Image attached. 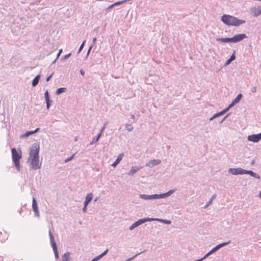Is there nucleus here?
<instances>
[{
	"label": "nucleus",
	"instance_id": "30",
	"mask_svg": "<svg viewBox=\"0 0 261 261\" xmlns=\"http://www.w3.org/2000/svg\"><path fill=\"white\" fill-rule=\"evenodd\" d=\"M230 243V241L227 242H224L221 244H219L217 245L216 246L217 247L218 249H219L222 247H224L228 244H229Z\"/></svg>",
	"mask_w": 261,
	"mask_h": 261
},
{
	"label": "nucleus",
	"instance_id": "4",
	"mask_svg": "<svg viewBox=\"0 0 261 261\" xmlns=\"http://www.w3.org/2000/svg\"><path fill=\"white\" fill-rule=\"evenodd\" d=\"M28 161L31 162L32 169L37 170L41 168V163L39 162V158L28 159Z\"/></svg>",
	"mask_w": 261,
	"mask_h": 261
},
{
	"label": "nucleus",
	"instance_id": "27",
	"mask_svg": "<svg viewBox=\"0 0 261 261\" xmlns=\"http://www.w3.org/2000/svg\"><path fill=\"white\" fill-rule=\"evenodd\" d=\"M66 88H60L57 89L56 91V94L59 95L63 92H65L66 91Z\"/></svg>",
	"mask_w": 261,
	"mask_h": 261
},
{
	"label": "nucleus",
	"instance_id": "6",
	"mask_svg": "<svg viewBox=\"0 0 261 261\" xmlns=\"http://www.w3.org/2000/svg\"><path fill=\"white\" fill-rule=\"evenodd\" d=\"M146 222H148L147 221V218H142V219H140L139 220H138V221H137L136 222H135V223H134L129 228V229L130 230H132L133 229H134L135 228L137 227V226L142 224L143 223H144Z\"/></svg>",
	"mask_w": 261,
	"mask_h": 261
},
{
	"label": "nucleus",
	"instance_id": "55",
	"mask_svg": "<svg viewBox=\"0 0 261 261\" xmlns=\"http://www.w3.org/2000/svg\"><path fill=\"white\" fill-rule=\"evenodd\" d=\"M80 73H81V74L83 76H84V74H85V71H84V70L83 69H81V70H80Z\"/></svg>",
	"mask_w": 261,
	"mask_h": 261
},
{
	"label": "nucleus",
	"instance_id": "45",
	"mask_svg": "<svg viewBox=\"0 0 261 261\" xmlns=\"http://www.w3.org/2000/svg\"><path fill=\"white\" fill-rule=\"evenodd\" d=\"M230 114V113L227 114L220 121V123L221 124L227 118V117L229 116V115Z\"/></svg>",
	"mask_w": 261,
	"mask_h": 261
},
{
	"label": "nucleus",
	"instance_id": "25",
	"mask_svg": "<svg viewBox=\"0 0 261 261\" xmlns=\"http://www.w3.org/2000/svg\"><path fill=\"white\" fill-rule=\"evenodd\" d=\"M216 197V194H214L212 197L209 199L208 201L206 203V204L204 206V208L208 206L213 202L214 199H215Z\"/></svg>",
	"mask_w": 261,
	"mask_h": 261
},
{
	"label": "nucleus",
	"instance_id": "8",
	"mask_svg": "<svg viewBox=\"0 0 261 261\" xmlns=\"http://www.w3.org/2000/svg\"><path fill=\"white\" fill-rule=\"evenodd\" d=\"M139 197L141 199L149 200L152 199H159L158 194H154L153 195L140 194Z\"/></svg>",
	"mask_w": 261,
	"mask_h": 261
},
{
	"label": "nucleus",
	"instance_id": "31",
	"mask_svg": "<svg viewBox=\"0 0 261 261\" xmlns=\"http://www.w3.org/2000/svg\"><path fill=\"white\" fill-rule=\"evenodd\" d=\"M145 251H143L142 252H140L136 254H135L134 256L130 257V258H127V259H126L125 261H132L133 260L134 258H135L138 255L141 254L142 253L144 252Z\"/></svg>",
	"mask_w": 261,
	"mask_h": 261
},
{
	"label": "nucleus",
	"instance_id": "49",
	"mask_svg": "<svg viewBox=\"0 0 261 261\" xmlns=\"http://www.w3.org/2000/svg\"><path fill=\"white\" fill-rule=\"evenodd\" d=\"M251 91L252 92V93H255L256 92V87H253L251 88Z\"/></svg>",
	"mask_w": 261,
	"mask_h": 261
},
{
	"label": "nucleus",
	"instance_id": "50",
	"mask_svg": "<svg viewBox=\"0 0 261 261\" xmlns=\"http://www.w3.org/2000/svg\"><path fill=\"white\" fill-rule=\"evenodd\" d=\"M115 6L114 5V4L110 5L107 9V10H109L110 9H112Z\"/></svg>",
	"mask_w": 261,
	"mask_h": 261
},
{
	"label": "nucleus",
	"instance_id": "44",
	"mask_svg": "<svg viewBox=\"0 0 261 261\" xmlns=\"http://www.w3.org/2000/svg\"><path fill=\"white\" fill-rule=\"evenodd\" d=\"M163 223L166 224H170L171 223V221L170 220L164 219Z\"/></svg>",
	"mask_w": 261,
	"mask_h": 261
},
{
	"label": "nucleus",
	"instance_id": "24",
	"mask_svg": "<svg viewBox=\"0 0 261 261\" xmlns=\"http://www.w3.org/2000/svg\"><path fill=\"white\" fill-rule=\"evenodd\" d=\"M147 221L150 222V221H158L163 223L164 219H160V218H147Z\"/></svg>",
	"mask_w": 261,
	"mask_h": 261
},
{
	"label": "nucleus",
	"instance_id": "61",
	"mask_svg": "<svg viewBox=\"0 0 261 261\" xmlns=\"http://www.w3.org/2000/svg\"><path fill=\"white\" fill-rule=\"evenodd\" d=\"M208 256H210L211 254L213 253V252L211 251H210L208 253H207Z\"/></svg>",
	"mask_w": 261,
	"mask_h": 261
},
{
	"label": "nucleus",
	"instance_id": "64",
	"mask_svg": "<svg viewBox=\"0 0 261 261\" xmlns=\"http://www.w3.org/2000/svg\"><path fill=\"white\" fill-rule=\"evenodd\" d=\"M259 197L261 198V191L259 192Z\"/></svg>",
	"mask_w": 261,
	"mask_h": 261
},
{
	"label": "nucleus",
	"instance_id": "33",
	"mask_svg": "<svg viewBox=\"0 0 261 261\" xmlns=\"http://www.w3.org/2000/svg\"><path fill=\"white\" fill-rule=\"evenodd\" d=\"M125 128L129 132L132 131L134 128L133 126L132 125V124H126Z\"/></svg>",
	"mask_w": 261,
	"mask_h": 261
},
{
	"label": "nucleus",
	"instance_id": "40",
	"mask_svg": "<svg viewBox=\"0 0 261 261\" xmlns=\"http://www.w3.org/2000/svg\"><path fill=\"white\" fill-rule=\"evenodd\" d=\"M227 111H228V110L226 108V109H224L223 110H222V111L219 112V113L220 116H222V115H224Z\"/></svg>",
	"mask_w": 261,
	"mask_h": 261
},
{
	"label": "nucleus",
	"instance_id": "26",
	"mask_svg": "<svg viewBox=\"0 0 261 261\" xmlns=\"http://www.w3.org/2000/svg\"><path fill=\"white\" fill-rule=\"evenodd\" d=\"M33 134H34L33 131H28V132H26L25 133H24V134H22L20 136V138H22L28 137L29 136L33 135Z\"/></svg>",
	"mask_w": 261,
	"mask_h": 261
},
{
	"label": "nucleus",
	"instance_id": "63",
	"mask_svg": "<svg viewBox=\"0 0 261 261\" xmlns=\"http://www.w3.org/2000/svg\"><path fill=\"white\" fill-rule=\"evenodd\" d=\"M193 261H202V259H197V260H194Z\"/></svg>",
	"mask_w": 261,
	"mask_h": 261
},
{
	"label": "nucleus",
	"instance_id": "29",
	"mask_svg": "<svg viewBox=\"0 0 261 261\" xmlns=\"http://www.w3.org/2000/svg\"><path fill=\"white\" fill-rule=\"evenodd\" d=\"M242 97V94L240 93L239 94H238L237 96V97L235 98V99L233 100V101L236 104L238 102H239L240 101V100H241Z\"/></svg>",
	"mask_w": 261,
	"mask_h": 261
},
{
	"label": "nucleus",
	"instance_id": "51",
	"mask_svg": "<svg viewBox=\"0 0 261 261\" xmlns=\"http://www.w3.org/2000/svg\"><path fill=\"white\" fill-rule=\"evenodd\" d=\"M87 211V206H84V207L83 208V212L84 213H86Z\"/></svg>",
	"mask_w": 261,
	"mask_h": 261
},
{
	"label": "nucleus",
	"instance_id": "43",
	"mask_svg": "<svg viewBox=\"0 0 261 261\" xmlns=\"http://www.w3.org/2000/svg\"><path fill=\"white\" fill-rule=\"evenodd\" d=\"M236 103L232 101V102L228 106L227 108H226L227 110L228 111L229 109L232 107Z\"/></svg>",
	"mask_w": 261,
	"mask_h": 261
},
{
	"label": "nucleus",
	"instance_id": "57",
	"mask_svg": "<svg viewBox=\"0 0 261 261\" xmlns=\"http://www.w3.org/2000/svg\"><path fill=\"white\" fill-rule=\"evenodd\" d=\"M208 256V255L207 254V253H206L202 258H201L202 260H204V259H205L206 257H207Z\"/></svg>",
	"mask_w": 261,
	"mask_h": 261
},
{
	"label": "nucleus",
	"instance_id": "59",
	"mask_svg": "<svg viewBox=\"0 0 261 261\" xmlns=\"http://www.w3.org/2000/svg\"><path fill=\"white\" fill-rule=\"evenodd\" d=\"M96 41V38L95 37L93 39V45H94V44L95 43Z\"/></svg>",
	"mask_w": 261,
	"mask_h": 261
},
{
	"label": "nucleus",
	"instance_id": "32",
	"mask_svg": "<svg viewBox=\"0 0 261 261\" xmlns=\"http://www.w3.org/2000/svg\"><path fill=\"white\" fill-rule=\"evenodd\" d=\"M53 249L54 250L56 258L58 259L59 256V253H58V251L57 247H56L55 248H53Z\"/></svg>",
	"mask_w": 261,
	"mask_h": 261
},
{
	"label": "nucleus",
	"instance_id": "52",
	"mask_svg": "<svg viewBox=\"0 0 261 261\" xmlns=\"http://www.w3.org/2000/svg\"><path fill=\"white\" fill-rule=\"evenodd\" d=\"M53 76V74H51V75H50L49 76H48V77H47L46 79V81L47 82L49 81L50 79V78L51 77V76Z\"/></svg>",
	"mask_w": 261,
	"mask_h": 261
},
{
	"label": "nucleus",
	"instance_id": "11",
	"mask_svg": "<svg viewBox=\"0 0 261 261\" xmlns=\"http://www.w3.org/2000/svg\"><path fill=\"white\" fill-rule=\"evenodd\" d=\"M32 208L33 211L35 213V215L39 217V212L38 208L37 203L35 197H33L32 200Z\"/></svg>",
	"mask_w": 261,
	"mask_h": 261
},
{
	"label": "nucleus",
	"instance_id": "9",
	"mask_svg": "<svg viewBox=\"0 0 261 261\" xmlns=\"http://www.w3.org/2000/svg\"><path fill=\"white\" fill-rule=\"evenodd\" d=\"M247 36L245 34H240L234 35L232 38V42L237 43L239 42L244 38H246Z\"/></svg>",
	"mask_w": 261,
	"mask_h": 261
},
{
	"label": "nucleus",
	"instance_id": "41",
	"mask_svg": "<svg viewBox=\"0 0 261 261\" xmlns=\"http://www.w3.org/2000/svg\"><path fill=\"white\" fill-rule=\"evenodd\" d=\"M71 55V53H69V54H67V55H65V56L63 57L62 60H66V59H67L69 57H70Z\"/></svg>",
	"mask_w": 261,
	"mask_h": 261
},
{
	"label": "nucleus",
	"instance_id": "58",
	"mask_svg": "<svg viewBox=\"0 0 261 261\" xmlns=\"http://www.w3.org/2000/svg\"><path fill=\"white\" fill-rule=\"evenodd\" d=\"M40 130V128H37L35 130H33V133L34 134L38 132L39 130Z\"/></svg>",
	"mask_w": 261,
	"mask_h": 261
},
{
	"label": "nucleus",
	"instance_id": "17",
	"mask_svg": "<svg viewBox=\"0 0 261 261\" xmlns=\"http://www.w3.org/2000/svg\"><path fill=\"white\" fill-rule=\"evenodd\" d=\"M123 156H124V154L123 153L119 154V155L117 156L115 161L112 164V166H114V167L116 166L119 163V162L122 160Z\"/></svg>",
	"mask_w": 261,
	"mask_h": 261
},
{
	"label": "nucleus",
	"instance_id": "14",
	"mask_svg": "<svg viewBox=\"0 0 261 261\" xmlns=\"http://www.w3.org/2000/svg\"><path fill=\"white\" fill-rule=\"evenodd\" d=\"M44 97H45V101H46V108H47V109L48 110L49 107H50V106L51 105V103L52 101L50 100L49 95V93H48V91H46L45 92V93H44Z\"/></svg>",
	"mask_w": 261,
	"mask_h": 261
},
{
	"label": "nucleus",
	"instance_id": "54",
	"mask_svg": "<svg viewBox=\"0 0 261 261\" xmlns=\"http://www.w3.org/2000/svg\"><path fill=\"white\" fill-rule=\"evenodd\" d=\"M90 202L85 200V201H84V206H87V205Z\"/></svg>",
	"mask_w": 261,
	"mask_h": 261
},
{
	"label": "nucleus",
	"instance_id": "62",
	"mask_svg": "<svg viewBox=\"0 0 261 261\" xmlns=\"http://www.w3.org/2000/svg\"><path fill=\"white\" fill-rule=\"evenodd\" d=\"M130 118L132 119H134L135 118V115H131Z\"/></svg>",
	"mask_w": 261,
	"mask_h": 261
},
{
	"label": "nucleus",
	"instance_id": "12",
	"mask_svg": "<svg viewBox=\"0 0 261 261\" xmlns=\"http://www.w3.org/2000/svg\"><path fill=\"white\" fill-rule=\"evenodd\" d=\"M161 163V161L160 160H150L146 164L145 166L146 167H149L150 168L153 167L155 166L159 165Z\"/></svg>",
	"mask_w": 261,
	"mask_h": 261
},
{
	"label": "nucleus",
	"instance_id": "20",
	"mask_svg": "<svg viewBox=\"0 0 261 261\" xmlns=\"http://www.w3.org/2000/svg\"><path fill=\"white\" fill-rule=\"evenodd\" d=\"M40 79V75L38 74L35 76L34 80L32 81V86L33 87H35L37 86L39 83V80Z\"/></svg>",
	"mask_w": 261,
	"mask_h": 261
},
{
	"label": "nucleus",
	"instance_id": "42",
	"mask_svg": "<svg viewBox=\"0 0 261 261\" xmlns=\"http://www.w3.org/2000/svg\"><path fill=\"white\" fill-rule=\"evenodd\" d=\"M93 46V44H92V45L89 47V49H88V52H87V56H86V58H87L88 57V55H89V53H90V51H91V49L92 48Z\"/></svg>",
	"mask_w": 261,
	"mask_h": 261
},
{
	"label": "nucleus",
	"instance_id": "13",
	"mask_svg": "<svg viewBox=\"0 0 261 261\" xmlns=\"http://www.w3.org/2000/svg\"><path fill=\"white\" fill-rule=\"evenodd\" d=\"M175 191V189H172L168 191L167 192L163 194H158L159 199L165 198L169 196H170L172 194H173Z\"/></svg>",
	"mask_w": 261,
	"mask_h": 261
},
{
	"label": "nucleus",
	"instance_id": "36",
	"mask_svg": "<svg viewBox=\"0 0 261 261\" xmlns=\"http://www.w3.org/2000/svg\"><path fill=\"white\" fill-rule=\"evenodd\" d=\"M220 116V114L219 113H217L216 114H215L213 117H212L210 119V121H212L214 119L216 118H217L218 117Z\"/></svg>",
	"mask_w": 261,
	"mask_h": 261
},
{
	"label": "nucleus",
	"instance_id": "53",
	"mask_svg": "<svg viewBox=\"0 0 261 261\" xmlns=\"http://www.w3.org/2000/svg\"><path fill=\"white\" fill-rule=\"evenodd\" d=\"M90 202L85 200V201H84V206H87V205Z\"/></svg>",
	"mask_w": 261,
	"mask_h": 261
},
{
	"label": "nucleus",
	"instance_id": "47",
	"mask_svg": "<svg viewBox=\"0 0 261 261\" xmlns=\"http://www.w3.org/2000/svg\"><path fill=\"white\" fill-rule=\"evenodd\" d=\"M62 49H60L59 50V52L57 55V59H58L59 57H60L61 54L62 53Z\"/></svg>",
	"mask_w": 261,
	"mask_h": 261
},
{
	"label": "nucleus",
	"instance_id": "39",
	"mask_svg": "<svg viewBox=\"0 0 261 261\" xmlns=\"http://www.w3.org/2000/svg\"><path fill=\"white\" fill-rule=\"evenodd\" d=\"M107 125V122H105L103 126L102 127L101 129H100L99 133H100L101 135L104 131L105 129L106 128Z\"/></svg>",
	"mask_w": 261,
	"mask_h": 261
},
{
	"label": "nucleus",
	"instance_id": "1",
	"mask_svg": "<svg viewBox=\"0 0 261 261\" xmlns=\"http://www.w3.org/2000/svg\"><path fill=\"white\" fill-rule=\"evenodd\" d=\"M221 21L228 25L233 26H239L245 22L244 20L239 19L234 16L226 14H224L221 17Z\"/></svg>",
	"mask_w": 261,
	"mask_h": 261
},
{
	"label": "nucleus",
	"instance_id": "7",
	"mask_svg": "<svg viewBox=\"0 0 261 261\" xmlns=\"http://www.w3.org/2000/svg\"><path fill=\"white\" fill-rule=\"evenodd\" d=\"M261 140V133L258 134H253L248 136V140L254 143L258 142Z\"/></svg>",
	"mask_w": 261,
	"mask_h": 261
},
{
	"label": "nucleus",
	"instance_id": "37",
	"mask_svg": "<svg viewBox=\"0 0 261 261\" xmlns=\"http://www.w3.org/2000/svg\"><path fill=\"white\" fill-rule=\"evenodd\" d=\"M102 257L101 256V255L100 254L99 255H98L97 256L94 257V258H93L92 260L93 261H98L100 259H101Z\"/></svg>",
	"mask_w": 261,
	"mask_h": 261
},
{
	"label": "nucleus",
	"instance_id": "15",
	"mask_svg": "<svg viewBox=\"0 0 261 261\" xmlns=\"http://www.w3.org/2000/svg\"><path fill=\"white\" fill-rule=\"evenodd\" d=\"M48 234H49V237L50 244L51 245L52 248H55V247H57L56 243L55 242V241L54 237L50 230H49Z\"/></svg>",
	"mask_w": 261,
	"mask_h": 261
},
{
	"label": "nucleus",
	"instance_id": "16",
	"mask_svg": "<svg viewBox=\"0 0 261 261\" xmlns=\"http://www.w3.org/2000/svg\"><path fill=\"white\" fill-rule=\"evenodd\" d=\"M141 167H138L136 166H133L132 167L131 169L128 172V175L129 176H133L135 173L139 171Z\"/></svg>",
	"mask_w": 261,
	"mask_h": 261
},
{
	"label": "nucleus",
	"instance_id": "21",
	"mask_svg": "<svg viewBox=\"0 0 261 261\" xmlns=\"http://www.w3.org/2000/svg\"><path fill=\"white\" fill-rule=\"evenodd\" d=\"M236 59V56L234 55V52L231 55L229 59H228L225 63L224 66H228L232 61H233Z\"/></svg>",
	"mask_w": 261,
	"mask_h": 261
},
{
	"label": "nucleus",
	"instance_id": "38",
	"mask_svg": "<svg viewBox=\"0 0 261 261\" xmlns=\"http://www.w3.org/2000/svg\"><path fill=\"white\" fill-rule=\"evenodd\" d=\"M74 156V154H72L71 156L65 159V163H66L68 162L69 161H71L73 158Z\"/></svg>",
	"mask_w": 261,
	"mask_h": 261
},
{
	"label": "nucleus",
	"instance_id": "60",
	"mask_svg": "<svg viewBox=\"0 0 261 261\" xmlns=\"http://www.w3.org/2000/svg\"><path fill=\"white\" fill-rule=\"evenodd\" d=\"M208 256H210L211 254L213 253V252L211 251H210L208 253H207Z\"/></svg>",
	"mask_w": 261,
	"mask_h": 261
},
{
	"label": "nucleus",
	"instance_id": "22",
	"mask_svg": "<svg viewBox=\"0 0 261 261\" xmlns=\"http://www.w3.org/2000/svg\"><path fill=\"white\" fill-rule=\"evenodd\" d=\"M62 261H71L69 252H66L63 255Z\"/></svg>",
	"mask_w": 261,
	"mask_h": 261
},
{
	"label": "nucleus",
	"instance_id": "34",
	"mask_svg": "<svg viewBox=\"0 0 261 261\" xmlns=\"http://www.w3.org/2000/svg\"><path fill=\"white\" fill-rule=\"evenodd\" d=\"M85 42H86V40H84L83 43L81 44L80 48H79V51H78V53H80L81 50L83 49L84 46V45L85 44Z\"/></svg>",
	"mask_w": 261,
	"mask_h": 261
},
{
	"label": "nucleus",
	"instance_id": "56",
	"mask_svg": "<svg viewBox=\"0 0 261 261\" xmlns=\"http://www.w3.org/2000/svg\"><path fill=\"white\" fill-rule=\"evenodd\" d=\"M208 256V255L207 254V253H206L202 258H201L202 260H204V259H205L206 257H207Z\"/></svg>",
	"mask_w": 261,
	"mask_h": 261
},
{
	"label": "nucleus",
	"instance_id": "28",
	"mask_svg": "<svg viewBox=\"0 0 261 261\" xmlns=\"http://www.w3.org/2000/svg\"><path fill=\"white\" fill-rule=\"evenodd\" d=\"M92 198H93V194L91 193H88L85 197V200L90 202L91 201V200L92 199Z\"/></svg>",
	"mask_w": 261,
	"mask_h": 261
},
{
	"label": "nucleus",
	"instance_id": "19",
	"mask_svg": "<svg viewBox=\"0 0 261 261\" xmlns=\"http://www.w3.org/2000/svg\"><path fill=\"white\" fill-rule=\"evenodd\" d=\"M216 40L218 42L228 43L232 42V38H219Z\"/></svg>",
	"mask_w": 261,
	"mask_h": 261
},
{
	"label": "nucleus",
	"instance_id": "23",
	"mask_svg": "<svg viewBox=\"0 0 261 261\" xmlns=\"http://www.w3.org/2000/svg\"><path fill=\"white\" fill-rule=\"evenodd\" d=\"M101 135L100 134V133H99L97 135L96 137L93 138L92 141L90 142V145L94 144L96 142H97L98 141V140L99 139V138H100Z\"/></svg>",
	"mask_w": 261,
	"mask_h": 261
},
{
	"label": "nucleus",
	"instance_id": "18",
	"mask_svg": "<svg viewBox=\"0 0 261 261\" xmlns=\"http://www.w3.org/2000/svg\"><path fill=\"white\" fill-rule=\"evenodd\" d=\"M245 174H248L250 175V176L254 177L257 179L260 178V176H259L258 174L255 173V172H253L251 170H245Z\"/></svg>",
	"mask_w": 261,
	"mask_h": 261
},
{
	"label": "nucleus",
	"instance_id": "5",
	"mask_svg": "<svg viewBox=\"0 0 261 261\" xmlns=\"http://www.w3.org/2000/svg\"><path fill=\"white\" fill-rule=\"evenodd\" d=\"M228 172L232 175L244 174H245V169L241 168H229Z\"/></svg>",
	"mask_w": 261,
	"mask_h": 261
},
{
	"label": "nucleus",
	"instance_id": "48",
	"mask_svg": "<svg viewBox=\"0 0 261 261\" xmlns=\"http://www.w3.org/2000/svg\"><path fill=\"white\" fill-rule=\"evenodd\" d=\"M108 251V249H106L103 253H102L101 254H100V255H101L102 257L104 256L105 255H106V254L107 253Z\"/></svg>",
	"mask_w": 261,
	"mask_h": 261
},
{
	"label": "nucleus",
	"instance_id": "10",
	"mask_svg": "<svg viewBox=\"0 0 261 261\" xmlns=\"http://www.w3.org/2000/svg\"><path fill=\"white\" fill-rule=\"evenodd\" d=\"M251 14L254 17H257L261 14V6L252 7L250 9Z\"/></svg>",
	"mask_w": 261,
	"mask_h": 261
},
{
	"label": "nucleus",
	"instance_id": "35",
	"mask_svg": "<svg viewBox=\"0 0 261 261\" xmlns=\"http://www.w3.org/2000/svg\"><path fill=\"white\" fill-rule=\"evenodd\" d=\"M125 3V1H124H124H119V2H116V3H114V5L115 6H119V5H120L121 4H122L123 3Z\"/></svg>",
	"mask_w": 261,
	"mask_h": 261
},
{
	"label": "nucleus",
	"instance_id": "46",
	"mask_svg": "<svg viewBox=\"0 0 261 261\" xmlns=\"http://www.w3.org/2000/svg\"><path fill=\"white\" fill-rule=\"evenodd\" d=\"M219 249H218L217 247V246H215L214 248H213L212 250H211V251L213 252V253L216 251H217V250H218Z\"/></svg>",
	"mask_w": 261,
	"mask_h": 261
},
{
	"label": "nucleus",
	"instance_id": "2",
	"mask_svg": "<svg viewBox=\"0 0 261 261\" xmlns=\"http://www.w3.org/2000/svg\"><path fill=\"white\" fill-rule=\"evenodd\" d=\"M11 153L12 160L15 165L16 169L18 171H19L20 169V160L22 158L21 150H19L18 151L16 148H12L11 149Z\"/></svg>",
	"mask_w": 261,
	"mask_h": 261
},
{
	"label": "nucleus",
	"instance_id": "3",
	"mask_svg": "<svg viewBox=\"0 0 261 261\" xmlns=\"http://www.w3.org/2000/svg\"><path fill=\"white\" fill-rule=\"evenodd\" d=\"M39 145L37 143H34L30 148L28 159L39 158Z\"/></svg>",
	"mask_w": 261,
	"mask_h": 261
}]
</instances>
